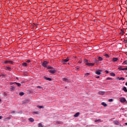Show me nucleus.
<instances>
[{
  "label": "nucleus",
  "mask_w": 127,
  "mask_h": 127,
  "mask_svg": "<svg viewBox=\"0 0 127 127\" xmlns=\"http://www.w3.org/2000/svg\"><path fill=\"white\" fill-rule=\"evenodd\" d=\"M97 75H101V72L100 71H96L95 72Z\"/></svg>",
  "instance_id": "a211bd4d"
},
{
  "label": "nucleus",
  "mask_w": 127,
  "mask_h": 127,
  "mask_svg": "<svg viewBox=\"0 0 127 127\" xmlns=\"http://www.w3.org/2000/svg\"><path fill=\"white\" fill-rule=\"evenodd\" d=\"M0 77H1V75H0Z\"/></svg>",
  "instance_id": "052dcab7"
},
{
  "label": "nucleus",
  "mask_w": 127,
  "mask_h": 127,
  "mask_svg": "<svg viewBox=\"0 0 127 127\" xmlns=\"http://www.w3.org/2000/svg\"><path fill=\"white\" fill-rule=\"evenodd\" d=\"M120 101L121 102V103H125L127 100L125 98H121L120 99Z\"/></svg>",
  "instance_id": "20e7f679"
},
{
  "label": "nucleus",
  "mask_w": 127,
  "mask_h": 127,
  "mask_svg": "<svg viewBox=\"0 0 127 127\" xmlns=\"http://www.w3.org/2000/svg\"><path fill=\"white\" fill-rule=\"evenodd\" d=\"M26 62H27V63H30L31 61H30V60H27V61H26Z\"/></svg>",
  "instance_id": "58836bf2"
},
{
  "label": "nucleus",
  "mask_w": 127,
  "mask_h": 127,
  "mask_svg": "<svg viewBox=\"0 0 127 127\" xmlns=\"http://www.w3.org/2000/svg\"><path fill=\"white\" fill-rule=\"evenodd\" d=\"M62 63H63V64L64 65H65V64H66L65 62H64V61H62Z\"/></svg>",
  "instance_id": "c756f323"
},
{
  "label": "nucleus",
  "mask_w": 127,
  "mask_h": 127,
  "mask_svg": "<svg viewBox=\"0 0 127 127\" xmlns=\"http://www.w3.org/2000/svg\"><path fill=\"white\" fill-rule=\"evenodd\" d=\"M105 72L106 73V74H108V73H109V71L105 70Z\"/></svg>",
  "instance_id": "37998d69"
},
{
  "label": "nucleus",
  "mask_w": 127,
  "mask_h": 127,
  "mask_svg": "<svg viewBox=\"0 0 127 127\" xmlns=\"http://www.w3.org/2000/svg\"><path fill=\"white\" fill-rule=\"evenodd\" d=\"M39 127H43V126H42V124L41 123H39L38 125Z\"/></svg>",
  "instance_id": "cd10ccee"
},
{
  "label": "nucleus",
  "mask_w": 127,
  "mask_h": 127,
  "mask_svg": "<svg viewBox=\"0 0 127 127\" xmlns=\"http://www.w3.org/2000/svg\"><path fill=\"white\" fill-rule=\"evenodd\" d=\"M97 122H101V119H97L95 120V123H97Z\"/></svg>",
  "instance_id": "bb28decb"
},
{
  "label": "nucleus",
  "mask_w": 127,
  "mask_h": 127,
  "mask_svg": "<svg viewBox=\"0 0 127 127\" xmlns=\"http://www.w3.org/2000/svg\"><path fill=\"white\" fill-rule=\"evenodd\" d=\"M4 63H5V64H7V63H10V64H11L12 65H13V62H12L11 61H5L4 62Z\"/></svg>",
  "instance_id": "7ed1b4c3"
},
{
  "label": "nucleus",
  "mask_w": 127,
  "mask_h": 127,
  "mask_svg": "<svg viewBox=\"0 0 127 127\" xmlns=\"http://www.w3.org/2000/svg\"><path fill=\"white\" fill-rule=\"evenodd\" d=\"M69 60V57H67L66 59H63L62 61H64V62H68Z\"/></svg>",
  "instance_id": "39448f33"
},
{
  "label": "nucleus",
  "mask_w": 127,
  "mask_h": 127,
  "mask_svg": "<svg viewBox=\"0 0 127 127\" xmlns=\"http://www.w3.org/2000/svg\"><path fill=\"white\" fill-rule=\"evenodd\" d=\"M125 70H127V67L125 68Z\"/></svg>",
  "instance_id": "6e6d98bb"
},
{
  "label": "nucleus",
  "mask_w": 127,
  "mask_h": 127,
  "mask_svg": "<svg viewBox=\"0 0 127 127\" xmlns=\"http://www.w3.org/2000/svg\"><path fill=\"white\" fill-rule=\"evenodd\" d=\"M85 65H86L87 66H93L95 65V63H85Z\"/></svg>",
  "instance_id": "f03ea898"
},
{
  "label": "nucleus",
  "mask_w": 127,
  "mask_h": 127,
  "mask_svg": "<svg viewBox=\"0 0 127 127\" xmlns=\"http://www.w3.org/2000/svg\"><path fill=\"white\" fill-rule=\"evenodd\" d=\"M84 62H85L86 63H88V60H84Z\"/></svg>",
  "instance_id": "4c0bfd02"
},
{
  "label": "nucleus",
  "mask_w": 127,
  "mask_h": 127,
  "mask_svg": "<svg viewBox=\"0 0 127 127\" xmlns=\"http://www.w3.org/2000/svg\"><path fill=\"white\" fill-rule=\"evenodd\" d=\"M104 56H105L106 58H111V56H109L108 54H107L104 55Z\"/></svg>",
  "instance_id": "ddd939ff"
},
{
  "label": "nucleus",
  "mask_w": 127,
  "mask_h": 127,
  "mask_svg": "<svg viewBox=\"0 0 127 127\" xmlns=\"http://www.w3.org/2000/svg\"><path fill=\"white\" fill-rule=\"evenodd\" d=\"M98 60L99 61H102L103 60V58L101 57H98Z\"/></svg>",
  "instance_id": "412c9836"
},
{
  "label": "nucleus",
  "mask_w": 127,
  "mask_h": 127,
  "mask_svg": "<svg viewBox=\"0 0 127 127\" xmlns=\"http://www.w3.org/2000/svg\"><path fill=\"white\" fill-rule=\"evenodd\" d=\"M15 113V111H12V112L11 113V114H14Z\"/></svg>",
  "instance_id": "c03bdc74"
},
{
  "label": "nucleus",
  "mask_w": 127,
  "mask_h": 127,
  "mask_svg": "<svg viewBox=\"0 0 127 127\" xmlns=\"http://www.w3.org/2000/svg\"><path fill=\"white\" fill-rule=\"evenodd\" d=\"M123 91H124V92H126V93H127V87H123Z\"/></svg>",
  "instance_id": "f3484780"
},
{
  "label": "nucleus",
  "mask_w": 127,
  "mask_h": 127,
  "mask_svg": "<svg viewBox=\"0 0 127 127\" xmlns=\"http://www.w3.org/2000/svg\"><path fill=\"white\" fill-rule=\"evenodd\" d=\"M112 101L113 102V99H112Z\"/></svg>",
  "instance_id": "e2e57ef3"
},
{
  "label": "nucleus",
  "mask_w": 127,
  "mask_h": 127,
  "mask_svg": "<svg viewBox=\"0 0 127 127\" xmlns=\"http://www.w3.org/2000/svg\"><path fill=\"white\" fill-rule=\"evenodd\" d=\"M113 123L115 125H117V126H118V125L119 124V121H115L113 122Z\"/></svg>",
  "instance_id": "f8f14e48"
},
{
  "label": "nucleus",
  "mask_w": 127,
  "mask_h": 127,
  "mask_svg": "<svg viewBox=\"0 0 127 127\" xmlns=\"http://www.w3.org/2000/svg\"><path fill=\"white\" fill-rule=\"evenodd\" d=\"M95 63H98L99 62V61H97V60H95Z\"/></svg>",
  "instance_id": "79ce46f5"
},
{
  "label": "nucleus",
  "mask_w": 127,
  "mask_h": 127,
  "mask_svg": "<svg viewBox=\"0 0 127 127\" xmlns=\"http://www.w3.org/2000/svg\"><path fill=\"white\" fill-rule=\"evenodd\" d=\"M110 75H111V76H112V73H110Z\"/></svg>",
  "instance_id": "4d7b16f0"
},
{
  "label": "nucleus",
  "mask_w": 127,
  "mask_h": 127,
  "mask_svg": "<svg viewBox=\"0 0 127 127\" xmlns=\"http://www.w3.org/2000/svg\"><path fill=\"white\" fill-rule=\"evenodd\" d=\"M1 119H2V116H0V120H1Z\"/></svg>",
  "instance_id": "3c124183"
},
{
  "label": "nucleus",
  "mask_w": 127,
  "mask_h": 127,
  "mask_svg": "<svg viewBox=\"0 0 127 127\" xmlns=\"http://www.w3.org/2000/svg\"><path fill=\"white\" fill-rule=\"evenodd\" d=\"M107 80H112V78L108 77L107 78Z\"/></svg>",
  "instance_id": "a19ab883"
},
{
  "label": "nucleus",
  "mask_w": 127,
  "mask_h": 127,
  "mask_svg": "<svg viewBox=\"0 0 127 127\" xmlns=\"http://www.w3.org/2000/svg\"><path fill=\"white\" fill-rule=\"evenodd\" d=\"M14 82H11L10 83V85H13V84H15V83H14Z\"/></svg>",
  "instance_id": "a18cd8bd"
},
{
  "label": "nucleus",
  "mask_w": 127,
  "mask_h": 127,
  "mask_svg": "<svg viewBox=\"0 0 127 127\" xmlns=\"http://www.w3.org/2000/svg\"><path fill=\"white\" fill-rule=\"evenodd\" d=\"M68 65H70V63H68Z\"/></svg>",
  "instance_id": "bf43d9fd"
},
{
  "label": "nucleus",
  "mask_w": 127,
  "mask_h": 127,
  "mask_svg": "<svg viewBox=\"0 0 127 127\" xmlns=\"http://www.w3.org/2000/svg\"><path fill=\"white\" fill-rule=\"evenodd\" d=\"M11 119V117H7V118H5V120L7 121L8 120H10Z\"/></svg>",
  "instance_id": "393cba45"
},
{
  "label": "nucleus",
  "mask_w": 127,
  "mask_h": 127,
  "mask_svg": "<svg viewBox=\"0 0 127 127\" xmlns=\"http://www.w3.org/2000/svg\"><path fill=\"white\" fill-rule=\"evenodd\" d=\"M98 94L99 95H104L105 94V92L104 91H99L98 92Z\"/></svg>",
  "instance_id": "9d476101"
},
{
  "label": "nucleus",
  "mask_w": 127,
  "mask_h": 127,
  "mask_svg": "<svg viewBox=\"0 0 127 127\" xmlns=\"http://www.w3.org/2000/svg\"><path fill=\"white\" fill-rule=\"evenodd\" d=\"M29 121H30L31 123H33V122H34V119L32 118H30L29 119Z\"/></svg>",
  "instance_id": "2eb2a0df"
},
{
  "label": "nucleus",
  "mask_w": 127,
  "mask_h": 127,
  "mask_svg": "<svg viewBox=\"0 0 127 127\" xmlns=\"http://www.w3.org/2000/svg\"><path fill=\"white\" fill-rule=\"evenodd\" d=\"M19 95L20 96H23V95H24V92H20Z\"/></svg>",
  "instance_id": "a878e982"
},
{
  "label": "nucleus",
  "mask_w": 127,
  "mask_h": 127,
  "mask_svg": "<svg viewBox=\"0 0 127 127\" xmlns=\"http://www.w3.org/2000/svg\"><path fill=\"white\" fill-rule=\"evenodd\" d=\"M125 85H126V86H127V82H126V83H125Z\"/></svg>",
  "instance_id": "864d4df0"
},
{
  "label": "nucleus",
  "mask_w": 127,
  "mask_h": 127,
  "mask_svg": "<svg viewBox=\"0 0 127 127\" xmlns=\"http://www.w3.org/2000/svg\"><path fill=\"white\" fill-rule=\"evenodd\" d=\"M109 102H112V99H109Z\"/></svg>",
  "instance_id": "8fccbe9b"
},
{
  "label": "nucleus",
  "mask_w": 127,
  "mask_h": 127,
  "mask_svg": "<svg viewBox=\"0 0 127 127\" xmlns=\"http://www.w3.org/2000/svg\"><path fill=\"white\" fill-rule=\"evenodd\" d=\"M21 83H24V82H22Z\"/></svg>",
  "instance_id": "0e129e2a"
},
{
  "label": "nucleus",
  "mask_w": 127,
  "mask_h": 127,
  "mask_svg": "<svg viewBox=\"0 0 127 127\" xmlns=\"http://www.w3.org/2000/svg\"><path fill=\"white\" fill-rule=\"evenodd\" d=\"M5 76V74H1V76L2 77V78H3V77H4Z\"/></svg>",
  "instance_id": "ea45409f"
},
{
  "label": "nucleus",
  "mask_w": 127,
  "mask_h": 127,
  "mask_svg": "<svg viewBox=\"0 0 127 127\" xmlns=\"http://www.w3.org/2000/svg\"><path fill=\"white\" fill-rule=\"evenodd\" d=\"M118 60V58H114L113 59V62H117V61Z\"/></svg>",
  "instance_id": "9b49d317"
},
{
  "label": "nucleus",
  "mask_w": 127,
  "mask_h": 127,
  "mask_svg": "<svg viewBox=\"0 0 127 127\" xmlns=\"http://www.w3.org/2000/svg\"><path fill=\"white\" fill-rule=\"evenodd\" d=\"M118 79L120 80H125V78L124 77H118Z\"/></svg>",
  "instance_id": "b1692460"
},
{
  "label": "nucleus",
  "mask_w": 127,
  "mask_h": 127,
  "mask_svg": "<svg viewBox=\"0 0 127 127\" xmlns=\"http://www.w3.org/2000/svg\"><path fill=\"white\" fill-rule=\"evenodd\" d=\"M13 84H15L17 85L18 87H20V86H21V84L18 83L17 82H14Z\"/></svg>",
  "instance_id": "4468645a"
},
{
  "label": "nucleus",
  "mask_w": 127,
  "mask_h": 127,
  "mask_svg": "<svg viewBox=\"0 0 127 127\" xmlns=\"http://www.w3.org/2000/svg\"><path fill=\"white\" fill-rule=\"evenodd\" d=\"M79 69H80V66H77L76 67V70H79Z\"/></svg>",
  "instance_id": "2f4dec72"
},
{
  "label": "nucleus",
  "mask_w": 127,
  "mask_h": 127,
  "mask_svg": "<svg viewBox=\"0 0 127 127\" xmlns=\"http://www.w3.org/2000/svg\"><path fill=\"white\" fill-rule=\"evenodd\" d=\"M84 75L85 76H88V75H90V73H86Z\"/></svg>",
  "instance_id": "473e14b6"
},
{
  "label": "nucleus",
  "mask_w": 127,
  "mask_h": 127,
  "mask_svg": "<svg viewBox=\"0 0 127 127\" xmlns=\"http://www.w3.org/2000/svg\"><path fill=\"white\" fill-rule=\"evenodd\" d=\"M10 90V91H14V90H15V87H14V86H11Z\"/></svg>",
  "instance_id": "1a4fd4ad"
},
{
  "label": "nucleus",
  "mask_w": 127,
  "mask_h": 127,
  "mask_svg": "<svg viewBox=\"0 0 127 127\" xmlns=\"http://www.w3.org/2000/svg\"><path fill=\"white\" fill-rule=\"evenodd\" d=\"M126 126H127V123H125Z\"/></svg>",
  "instance_id": "5fc2aeb1"
},
{
  "label": "nucleus",
  "mask_w": 127,
  "mask_h": 127,
  "mask_svg": "<svg viewBox=\"0 0 127 127\" xmlns=\"http://www.w3.org/2000/svg\"><path fill=\"white\" fill-rule=\"evenodd\" d=\"M121 69H123L122 67H119V69L121 70Z\"/></svg>",
  "instance_id": "603ef678"
},
{
  "label": "nucleus",
  "mask_w": 127,
  "mask_h": 127,
  "mask_svg": "<svg viewBox=\"0 0 127 127\" xmlns=\"http://www.w3.org/2000/svg\"><path fill=\"white\" fill-rule=\"evenodd\" d=\"M49 72H50V73L51 74H54L56 72V70L55 69L50 70H49Z\"/></svg>",
  "instance_id": "423d86ee"
},
{
  "label": "nucleus",
  "mask_w": 127,
  "mask_h": 127,
  "mask_svg": "<svg viewBox=\"0 0 127 127\" xmlns=\"http://www.w3.org/2000/svg\"><path fill=\"white\" fill-rule=\"evenodd\" d=\"M35 25H36V24H35Z\"/></svg>",
  "instance_id": "69168bd1"
},
{
  "label": "nucleus",
  "mask_w": 127,
  "mask_h": 127,
  "mask_svg": "<svg viewBox=\"0 0 127 127\" xmlns=\"http://www.w3.org/2000/svg\"><path fill=\"white\" fill-rule=\"evenodd\" d=\"M79 116H80V113L77 112L74 115V118H77V117H79Z\"/></svg>",
  "instance_id": "6e6552de"
},
{
  "label": "nucleus",
  "mask_w": 127,
  "mask_h": 127,
  "mask_svg": "<svg viewBox=\"0 0 127 127\" xmlns=\"http://www.w3.org/2000/svg\"><path fill=\"white\" fill-rule=\"evenodd\" d=\"M102 106H103L104 107H107V105L105 102L101 103Z\"/></svg>",
  "instance_id": "6ab92c4d"
},
{
  "label": "nucleus",
  "mask_w": 127,
  "mask_h": 127,
  "mask_svg": "<svg viewBox=\"0 0 127 127\" xmlns=\"http://www.w3.org/2000/svg\"><path fill=\"white\" fill-rule=\"evenodd\" d=\"M121 31H122V34H124V30H121Z\"/></svg>",
  "instance_id": "de8ad7c7"
},
{
  "label": "nucleus",
  "mask_w": 127,
  "mask_h": 127,
  "mask_svg": "<svg viewBox=\"0 0 127 127\" xmlns=\"http://www.w3.org/2000/svg\"><path fill=\"white\" fill-rule=\"evenodd\" d=\"M112 76H116V74H115L114 72H112Z\"/></svg>",
  "instance_id": "c9c22d12"
},
{
  "label": "nucleus",
  "mask_w": 127,
  "mask_h": 127,
  "mask_svg": "<svg viewBox=\"0 0 127 127\" xmlns=\"http://www.w3.org/2000/svg\"><path fill=\"white\" fill-rule=\"evenodd\" d=\"M78 63H79L80 64H81L82 63V62H81V61H79L78 62Z\"/></svg>",
  "instance_id": "09e8293b"
},
{
  "label": "nucleus",
  "mask_w": 127,
  "mask_h": 127,
  "mask_svg": "<svg viewBox=\"0 0 127 127\" xmlns=\"http://www.w3.org/2000/svg\"><path fill=\"white\" fill-rule=\"evenodd\" d=\"M6 68L8 70H10V69H11V68L9 66H7V67H6Z\"/></svg>",
  "instance_id": "f704fd0d"
},
{
  "label": "nucleus",
  "mask_w": 127,
  "mask_h": 127,
  "mask_svg": "<svg viewBox=\"0 0 127 127\" xmlns=\"http://www.w3.org/2000/svg\"><path fill=\"white\" fill-rule=\"evenodd\" d=\"M37 107L39 108V109H43V108H44V107H43V106H37Z\"/></svg>",
  "instance_id": "4be33fe9"
},
{
  "label": "nucleus",
  "mask_w": 127,
  "mask_h": 127,
  "mask_svg": "<svg viewBox=\"0 0 127 127\" xmlns=\"http://www.w3.org/2000/svg\"><path fill=\"white\" fill-rule=\"evenodd\" d=\"M96 78H97V79H99V78H100L99 76H96Z\"/></svg>",
  "instance_id": "49530a36"
},
{
  "label": "nucleus",
  "mask_w": 127,
  "mask_h": 127,
  "mask_svg": "<svg viewBox=\"0 0 127 127\" xmlns=\"http://www.w3.org/2000/svg\"><path fill=\"white\" fill-rule=\"evenodd\" d=\"M47 69H51V70H53V69H54V68L52 66H50V65L47 66Z\"/></svg>",
  "instance_id": "dca6fc26"
},
{
  "label": "nucleus",
  "mask_w": 127,
  "mask_h": 127,
  "mask_svg": "<svg viewBox=\"0 0 127 127\" xmlns=\"http://www.w3.org/2000/svg\"><path fill=\"white\" fill-rule=\"evenodd\" d=\"M0 102H1V99H0Z\"/></svg>",
  "instance_id": "13d9d810"
},
{
  "label": "nucleus",
  "mask_w": 127,
  "mask_h": 127,
  "mask_svg": "<svg viewBox=\"0 0 127 127\" xmlns=\"http://www.w3.org/2000/svg\"><path fill=\"white\" fill-rule=\"evenodd\" d=\"M123 63H124L125 64H126V65H127V60L124 61Z\"/></svg>",
  "instance_id": "72a5a7b5"
},
{
  "label": "nucleus",
  "mask_w": 127,
  "mask_h": 127,
  "mask_svg": "<svg viewBox=\"0 0 127 127\" xmlns=\"http://www.w3.org/2000/svg\"><path fill=\"white\" fill-rule=\"evenodd\" d=\"M49 63V62L47 61H44L42 64V65L43 66V67H45V68H46L47 67V64Z\"/></svg>",
  "instance_id": "f257e3e1"
},
{
  "label": "nucleus",
  "mask_w": 127,
  "mask_h": 127,
  "mask_svg": "<svg viewBox=\"0 0 127 127\" xmlns=\"http://www.w3.org/2000/svg\"><path fill=\"white\" fill-rule=\"evenodd\" d=\"M44 78L45 80H47L48 81H52V79L49 77H44Z\"/></svg>",
  "instance_id": "0eeeda50"
},
{
  "label": "nucleus",
  "mask_w": 127,
  "mask_h": 127,
  "mask_svg": "<svg viewBox=\"0 0 127 127\" xmlns=\"http://www.w3.org/2000/svg\"><path fill=\"white\" fill-rule=\"evenodd\" d=\"M63 81H64V82H67L68 81V79L66 78H63Z\"/></svg>",
  "instance_id": "aec40b11"
},
{
  "label": "nucleus",
  "mask_w": 127,
  "mask_h": 127,
  "mask_svg": "<svg viewBox=\"0 0 127 127\" xmlns=\"http://www.w3.org/2000/svg\"><path fill=\"white\" fill-rule=\"evenodd\" d=\"M22 66H27V64H26V63H23L22 64Z\"/></svg>",
  "instance_id": "5701e85b"
},
{
  "label": "nucleus",
  "mask_w": 127,
  "mask_h": 127,
  "mask_svg": "<svg viewBox=\"0 0 127 127\" xmlns=\"http://www.w3.org/2000/svg\"><path fill=\"white\" fill-rule=\"evenodd\" d=\"M37 89H42V87L40 86H38L37 87Z\"/></svg>",
  "instance_id": "7c9ffc66"
},
{
  "label": "nucleus",
  "mask_w": 127,
  "mask_h": 127,
  "mask_svg": "<svg viewBox=\"0 0 127 127\" xmlns=\"http://www.w3.org/2000/svg\"><path fill=\"white\" fill-rule=\"evenodd\" d=\"M121 70L122 71H125V70H126V68H121Z\"/></svg>",
  "instance_id": "e433bc0d"
},
{
  "label": "nucleus",
  "mask_w": 127,
  "mask_h": 127,
  "mask_svg": "<svg viewBox=\"0 0 127 127\" xmlns=\"http://www.w3.org/2000/svg\"><path fill=\"white\" fill-rule=\"evenodd\" d=\"M34 114L38 115V112H33V115H34Z\"/></svg>",
  "instance_id": "c85d7f7f"
},
{
  "label": "nucleus",
  "mask_w": 127,
  "mask_h": 127,
  "mask_svg": "<svg viewBox=\"0 0 127 127\" xmlns=\"http://www.w3.org/2000/svg\"><path fill=\"white\" fill-rule=\"evenodd\" d=\"M65 89H67V87H65Z\"/></svg>",
  "instance_id": "680f3d73"
}]
</instances>
